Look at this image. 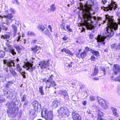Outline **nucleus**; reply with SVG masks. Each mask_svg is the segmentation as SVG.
Listing matches in <instances>:
<instances>
[{
	"label": "nucleus",
	"mask_w": 120,
	"mask_h": 120,
	"mask_svg": "<svg viewBox=\"0 0 120 120\" xmlns=\"http://www.w3.org/2000/svg\"><path fill=\"white\" fill-rule=\"evenodd\" d=\"M111 3L109 4L107 7H105L103 6L102 7V8L105 11H108L109 10L111 11L113 8L116 9L117 8V5L115 4L116 2L112 1V0Z\"/></svg>",
	"instance_id": "7"
},
{
	"label": "nucleus",
	"mask_w": 120,
	"mask_h": 120,
	"mask_svg": "<svg viewBox=\"0 0 120 120\" xmlns=\"http://www.w3.org/2000/svg\"><path fill=\"white\" fill-rule=\"evenodd\" d=\"M91 52L93 53V55H95L96 56H98L99 52L98 51H96L94 50H92L91 51Z\"/></svg>",
	"instance_id": "35"
},
{
	"label": "nucleus",
	"mask_w": 120,
	"mask_h": 120,
	"mask_svg": "<svg viewBox=\"0 0 120 120\" xmlns=\"http://www.w3.org/2000/svg\"><path fill=\"white\" fill-rule=\"evenodd\" d=\"M40 47H38L37 46H35L33 48H32L31 49L33 52H36L38 51Z\"/></svg>",
	"instance_id": "30"
},
{
	"label": "nucleus",
	"mask_w": 120,
	"mask_h": 120,
	"mask_svg": "<svg viewBox=\"0 0 120 120\" xmlns=\"http://www.w3.org/2000/svg\"><path fill=\"white\" fill-rule=\"evenodd\" d=\"M94 72L91 74V75L92 76H93L96 75L98 72V67L95 65L94 66Z\"/></svg>",
	"instance_id": "19"
},
{
	"label": "nucleus",
	"mask_w": 120,
	"mask_h": 120,
	"mask_svg": "<svg viewBox=\"0 0 120 120\" xmlns=\"http://www.w3.org/2000/svg\"><path fill=\"white\" fill-rule=\"evenodd\" d=\"M60 27L61 29L64 30H66L64 25L63 24H61L60 26Z\"/></svg>",
	"instance_id": "57"
},
{
	"label": "nucleus",
	"mask_w": 120,
	"mask_h": 120,
	"mask_svg": "<svg viewBox=\"0 0 120 120\" xmlns=\"http://www.w3.org/2000/svg\"><path fill=\"white\" fill-rule=\"evenodd\" d=\"M98 117H101L103 116L104 115V114L103 113L101 112V111H99L98 112Z\"/></svg>",
	"instance_id": "54"
},
{
	"label": "nucleus",
	"mask_w": 120,
	"mask_h": 120,
	"mask_svg": "<svg viewBox=\"0 0 120 120\" xmlns=\"http://www.w3.org/2000/svg\"><path fill=\"white\" fill-rule=\"evenodd\" d=\"M13 109H8L7 112L8 115L9 117L13 118L15 117L16 116L18 115V110H13Z\"/></svg>",
	"instance_id": "8"
},
{
	"label": "nucleus",
	"mask_w": 120,
	"mask_h": 120,
	"mask_svg": "<svg viewBox=\"0 0 120 120\" xmlns=\"http://www.w3.org/2000/svg\"><path fill=\"white\" fill-rule=\"evenodd\" d=\"M72 115L73 120H81L82 119L81 116L76 113V111L72 112Z\"/></svg>",
	"instance_id": "13"
},
{
	"label": "nucleus",
	"mask_w": 120,
	"mask_h": 120,
	"mask_svg": "<svg viewBox=\"0 0 120 120\" xmlns=\"http://www.w3.org/2000/svg\"><path fill=\"white\" fill-rule=\"evenodd\" d=\"M30 114L31 115H34L35 113V110L32 109L30 111Z\"/></svg>",
	"instance_id": "49"
},
{
	"label": "nucleus",
	"mask_w": 120,
	"mask_h": 120,
	"mask_svg": "<svg viewBox=\"0 0 120 120\" xmlns=\"http://www.w3.org/2000/svg\"><path fill=\"white\" fill-rule=\"evenodd\" d=\"M116 50L117 51H119L120 50V44L119 43L118 45H117V47L116 48Z\"/></svg>",
	"instance_id": "61"
},
{
	"label": "nucleus",
	"mask_w": 120,
	"mask_h": 120,
	"mask_svg": "<svg viewBox=\"0 0 120 120\" xmlns=\"http://www.w3.org/2000/svg\"><path fill=\"white\" fill-rule=\"evenodd\" d=\"M39 91L41 94V95L44 94V93L43 90V87L41 86H40L39 88Z\"/></svg>",
	"instance_id": "39"
},
{
	"label": "nucleus",
	"mask_w": 120,
	"mask_h": 120,
	"mask_svg": "<svg viewBox=\"0 0 120 120\" xmlns=\"http://www.w3.org/2000/svg\"><path fill=\"white\" fill-rule=\"evenodd\" d=\"M14 47L16 48L18 52L19 53H20L21 49V48L19 46H14Z\"/></svg>",
	"instance_id": "40"
},
{
	"label": "nucleus",
	"mask_w": 120,
	"mask_h": 120,
	"mask_svg": "<svg viewBox=\"0 0 120 120\" xmlns=\"http://www.w3.org/2000/svg\"><path fill=\"white\" fill-rule=\"evenodd\" d=\"M90 100L91 101H93L95 100V98L92 95H90L89 97Z\"/></svg>",
	"instance_id": "47"
},
{
	"label": "nucleus",
	"mask_w": 120,
	"mask_h": 120,
	"mask_svg": "<svg viewBox=\"0 0 120 120\" xmlns=\"http://www.w3.org/2000/svg\"><path fill=\"white\" fill-rule=\"evenodd\" d=\"M118 92L119 94L120 95V85H118L117 86Z\"/></svg>",
	"instance_id": "62"
},
{
	"label": "nucleus",
	"mask_w": 120,
	"mask_h": 120,
	"mask_svg": "<svg viewBox=\"0 0 120 120\" xmlns=\"http://www.w3.org/2000/svg\"><path fill=\"white\" fill-rule=\"evenodd\" d=\"M41 116L45 117L46 120H52L53 115L52 112L51 111L48 112L46 110H42L41 112Z\"/></svg>",
	"instance_id": "4"
},
{
	"label": "nucleus",
	"mask_w": 120,
	"mask_h": 120,
	"mask_svg": "<svg viewBox=\"0 0 120 120\" xmlns=\"http://www.w3.org/2000/svg\"><path fill=\"white\" fill-rule=\"evenodd\" d=\"M86 53L85 51H84L81 53L80 56L82 58H83L86 57Z\"/></svg>",
	"instance_id": "37"
},
{
	"label": "nucleus",
	"mask_w": 120,
	"mask_h": 120,
	"mask_svg": "<svg viewBox=\"0 0 120 120\" xmlns=\"http://www.w3.org/2000/svg\"><path fill=\"white\" fill-rule=\"evenodd\" d=\"M73 63V62H70V63H68L67 62L66 63L65 65L67 67H71L72 66V64Z\"/></svg>",
	"instance_id": "41"
},
{
	"label": "nucleus",
	"mask_w": 120,
	"mask_h": 120,
	"mask_svg": "<svg viewBox=\"0 0 120 120\" xmlns=\"http://www.w3.org/2000/svg\"><path fill=\"white\" fill-rule=\"evenodd\" d=\"M68 109L66 107H61L58 111L59 114L60 115H61L62 114H65L66 112L68 111Z\"/></svg>",
	"instance_id": "14"
},
{
	"label": "nucleus",
	"mask_w": 120,
	"mask_h": 120,
	"mask_svg": "<svg viewBox=\"0 0 120 120\" xmlns=\"http://www.w3.org/2000/svg\"><path fill=\"white\" fill-rule=\"evenodd\" d=\"M10 71L14 77H15L18 76V74L15 72L14 69L12 68L10 69Z\"/></svg>",
	"instance_id": "25"
},
{
	"label": "nucleus",
	"mask_w": 120,
	"mask_h": 120,
	"mask_svg": "<svg viewBox=\"0 0 120 120\" xmlns=\"http://www.w3.org/2000/svg\"><path fill=\"white\" fill-rule=\"evenodd\" d=\"M115 80V81H117L120 82V75L118 77L116 78Z\"/></svg>",
	"instance_id": "59"
},
{
	"label": "nucleus",
	"mask_w": 120,
	"mask_h": 120,
	"mask_svg": "<svg viewBox=\"0 0 120 120\" xmlns=\"http://www.w3.org/2000/svg\"><path fill=\"white\" fill-rule=\"evenodd\" d=\"M53 76L52 75H51V76L49 75L48 79L47 80L46 89L47 88H49L50 86L53 87L56 85V84L53 81Z\"/></svg>",
	"instance_id": "5"
},
{
	"label": "nucleus",
	"mask_w": 120,
	"mask_h": 120,
	"mask_svg": "<svg viewBox=\"0 0 120 120\" xmlns=\"http://www.w3.org/2000/svg\"><path fill=\"white\" fill-rule=\"evenodd\" d=\"M0 27L1 29L5 31L7 30V29H8V27L4 25L2 23H1L0 24Z\"/></svg>",
	"instance_id": "32"
},
{
	"label": "nucleus",
	"mask_w": 120,
	"mask_h": 120,
	"mask_svg": "<svg viewBox=\"0 0 120 120\" xmlns=\"http://www.w3.org/2000/svg\"><path fill=\"white\" fill-rule=\"evenodd\" d=\"M19 72L22 75V76H23V78H24L25 79L26 78V76L25 75V74H26L25 71H21Z\"/></svg>",
	"instance_id": "45"
},
{
	"label": "nucleus",
	"mask_w": 120,
	"mask_h": 120,
	"mask_svg": "<svg viewBox=\"0 0 120 120\" xmlns=\"http://www.w3.org/2000/svg\"><path fill=\"white\" fill-rule=\"evenodd\" d=\"M18 101L17 98H15L14 100L10 102H8L6 104L7 107L9 109H13V110H17L16 108L18 105Z\"/></svg>",
	"instance_id": "3"
},
{
	"label": "nucleus",
	"mask_w": 120,
	"mask_h": 120,
	"mask_svg": "<svg viewBox=\"0 0 120 120\" xmlns=\"http://www.w3.org/2000/svg\"><path fill=\"white\" fill-rule=\"evenodd\" d=\"M12 28V30L13 31V37H14L17 35V37L16 38V39L17 41H20V37L21 36L19 34V32L18 30L17 27L15 25H13L11 26Z\"/></svg>",
	"instance_id": "6"
},
{
	"label": "nucleus",
	"mask_w": 120,
	"mask_h": 120,
	"mask_svg": "<svg viewBox=\"0 0 120 120\" xmlns=\"http://www.w3.org/2000/svg\"><path fill=\"white\" fill-rule=\"evenodd\" d=\"M92 49L90 48H89L88 47H86L85 48V49L84 50V51H85V52H88V51H90L91 52V50H92Z\"/></svg>",
	"instance_id": "46"
},
{
	"label": "nucleus",
	"mask_w": 120,
	"mask_h": 120,
	"mask_svg": "<svg viewBox=\"0 0 120 120\" xmlns=\"http://www.w3.org/2000/svg\"><path fill=\"white\" fill-rule=\"evenodd\" d=\"M105 18L106 22H107V26L109 28H106V31L105 34H104L103 36L99 35L96 38L97 42H99L103 45H105V38L108 39L113 36L114 32L113 29L116 30L117 29L118 27V24L114 22L113 19L108 15H105Z\"/></svg>",
	"instance_id": "1"
},
{
	"label": "nucleus",
	"mask_w": 120,
	"mask_h": 120,
	"mask_svg": "<svg viewBox=\"0 0 120 120\" xmlns=\"http://www.w3.org/2000/svg\"><path fill=\"white\" fill-rule=\"evenodd\" d=\"M4 18L9 19L11 21L12 18H13V15L11 13H8V15H4Z\"/></svg>",
	"instance_id": "24"
},
{
	"label": "nucleus",
	"mask_w": 120,
	"mask_h": 120,
	"mask_svg": "<svg viewBox=\"0 0 120 120\" xmlns=\"http://www.w3.org/2000/svg\"><path fill=\"white\" fill-rule=\"evenodd\" d=\"M39 27L40 29L42 31L45 28V26L43 25H40L39 26Z\"/></svg>",
	"instance_id": "53"
},
{
	"label": "nucleus",
	"mask_w": 120,
	"mask_h": 120,
	"mask_svg": "<svg viewBox=\"0 0 120 120\" xmlns=\"http://www.w3.org/2000/svg\"><path fill=\"white\" fill-rule=\"evenodd\" d=\"M59 101L57 100H54L52 102V107L54 108H55L58 107Z\"/></svg>",
	"instance_id": "20"
},
{
	"label": "nucleus",
	"mask_w": 120,
	"mask_h": 120,
	"mask_svg": "<svg viewBox=\"0 0 120 120\" xmlns=\"http://www.w3.org/2000/svg\"><path fill=\"white\" fill-rule=\"evenodd\" d=\"M101 70L103 71V75H105V68L103 67H101Z\"/></svg>",
	"instance_id": "51"
},
{
	"label": "nucleus",
	"mask_w": 120,
	"mask_h": 120,
	"mask_svg": "<svg viewBox=\"0 0 120 120\" xmlns=\"http://www.w3.org/2000/svg\"><path fill=\"white\" fill-rule=\"evenodd\" d=\"M5 55V52L3 51L0 50V58H3Z\"/></svg>",
	"instance_id": "34"
},
{
	"label": "nucleus",
	"mask_w": 120,
	"mask_h": 120,
	"mask_svg": "<svg viewBox=\"0 0 120 120\" xmlns=\"http://www.w3.org/2000/svg\"><path fill=\"white\" fill-rule=\"evenodd\" d=\"M24 103L23 105V106L24 107H25L26 106V105H27L28 103V100L26 101H24Z\"/></svg>",
	"instance_id": "60"
},
{
	"label": "nucleus",
	"mask_w": 120,
	"mask_h": 120,
	"mask_svg": "<svg viewBox=\"0 0 120 120\" xmlns=\"http://www.w3.org/2000/svg\"><path fill=\"white\" fill-rule=\"evenodd\" d=\"M64 37L62 38V39L64 41L68 39V37L66 36V35L65 34H64Z\"/></svg>",
	"instance_id": "58"
},
{
	"label": "nucleus",
	"mask_w": 120,
	"mask_h": 120,
	"mask_svg": "<svg viewBox=\"0 0 120 120\" xmlns=\"http://www.w3.org/2000/svg\"><path fill=\"white\" fill-rule=\"evenodd\" d=\"M16 68L17 71L19 72L21 71L22 69L21 68V67L19 66L18 64H17L16 65Z\"/></svg>",
	"instance_id": "43"
},
{
	"label": "nucleus",
	"mask_w": 120,
	"mask_h": 120,
	"mask_svg": "<svg viewBox=\"0 0 120 120\" xmlns=\"http://www.w3.org/2000/svg\"><path fill=\"white\" fill-rule=\"evenodd\" d=\"M111 48L116 50V48L117 47V45L115 44H113L111 45Z\"/></svg>",
	"instance_id": "42"
},
{
	"label": "nucleus",
	"mask_w": 120,
	"mask_h": 120,
	"mask_svg": "<svg viewBox=\"0 0 120 120\" xmlns=\"http://www.w3.org/2000/svg\"><path fill=\"white\" fill-rule=\"evenodd\" d=\"M113 74L115 75L117 74L120 72V66L117 64H114L113 67Z\"/></svg>",
	"instance_id": "12"
},
{
	"label": "nucleus",
	"mask_w": 120,
	"mask_h": 120,
	"mask_svg": "<svg viewBox=\"0 0 120 120\" xmlns=\"http://www.w3.org/2000/svg\"><path fill=\"white\" fill-rule=\"evenodd\" d=\"M10 34H6L2 35L1 36V38L7 40L9 39L10 38Z\"/></svg>",
	"instance_id": "22"
},
{
	"label": "nucleus",
	"mask_w": 120,
	"mask_h": 120,
	"mask_svg": "<svg viewBox=\"0 0 120 120\" xmlns=\"http://www.w3.org/2000/svg\"><path fill=\"white\" fill-rule=\"evenodd\" d=\"M50 9L53 11H55L56 10L55 5L54 4L50 6Z\"/></svg>",
	"instance_id": "38"
},
{
	"label": "nucleus",
	"mask_w": 120,
	"mask_h": 120,
	"mask_svg": "<svg viewBox=\"0 0 120 120\" xmlns=\"http://www.w3.org/2000/svg\"><path fill=\"white\" fill-rule=\"evenodd\" d=\"M3 62L4 64H6L8 67H11L12 66L15 67V62L16 64H17L18 62H16V60L15 61L14 60H11L10 59L8 61L6 60H4Z\"/></svg>",
	"instance_id": "10"
},
{
	"label": "nucleus",
	"mask_w": 120,
	"mask_h": 120,
	"mask_svg": "<svg viewBox=\"0 0 120 120\" xmlns=\"http://www.w3.org/2000/svg\"><path fill=\"white\" fill-rule=\"evenodd\" d=\"M66 28L70 32H72V29L70 27V26L69 25H67V26Z\"/></svg>",
	"instance_id": "50"
},
{
	"label": "nucleus",
	"mask_w": 120,
	"mask_h": 120,
	"mask_svg": "<svg viewBox=\"0 0 120 120\" xmlns=\"http://www.w3.org/2000/svg\"><path fill=\"white\" fill-rule=\"evenodd\" d=\"M64 52H65L66 53H68L71 56H73V53H72L68 49L66 48Z\"/></svg>",
	"instance_id": "36"
},
{
	"label": "nucleus",
	"mask_w": 120,
	"mask_h": 120,
	"mask_svg": "<svg viewBox=\"0 0 120 120\" xmlns=\"http://www.w3.org/2000/svg\"><path fill=\"white\" fill-rule=\"evenodd\" d=\"M42 32L43 34L45 35H48L49 33V30L46 28L44 29Z\"/></svg>",
	"instance_id": "27"
},
{
	"label": "nucleus",
	"mask_w": 120,
	"mask_h": 120,
	"mask_svg": "<svg viewBox=\"0 0 120 120\" xmlns=\"http://www.w3.org/2000/svg\"><path fill=\"white\" fill-rule=\"evenodd\" d=\"M99 103L101 105L103 104V103H105V101L103 99H100L98 100Z\"/></svg>",
	"instance_id": "44"
},
{
	"label": "nucleus",
	"mask_w": 120,
	"mask_h": 120,
	"mask_svg": "<svg viewBox=\"0 0 120 120\" xmlns=\"http://www.w3.org/2000/svg\"><path fill=\"white\" fill-rule=\"evenodd\" d=\"M111 109L113 113V115L116 117H118L119 116V115L117 113L116 109L113 107H112Z\"/></svg>",
	"instance_id": "21"
},
{
	"label": "nucleus",
	"mask_w": 120,
	"mask_h": 120,
	"mask_svg": "<svg viewBox=\"0 0 120 120\" xmlns=\"http://www.w3.org/2000/svg\"><path fill=\"white\" fill-rule=\"evenodd\" d=\"M33 64L31 63H29L27 66V69H30L31 71H33L34 69H35V67H33Z\"/></svg>",
	"instance_id": "29"
},
{
	"label": "nucleus",
	"mask_w": 120,
	"mask_h": 120,
	"mask_svg": "<svg viewBox=\"0 0 120 120\" xmlns=\"http://www.w3.org/2000/svg\"><path fill=\"white\" fill-rule=\"evenodd\" d=\"M27 35L31 36H35V34L32 31H29L27 33Z\"/></svg>",
	"instance_id": "33"
},
{
	"label": "nucleus",
	"mask_w": 120,
	"mask_h": 120,
	"mask_svg": "<svg viewBox=\"0 0 120 120\" xmlns=\"http://www.w3.org/2000/svg\"><path fill=\"white\" fill-rule=\"evenodd\" d=\"M6 78L2 74L0 75V82H4Z\"/></svg>",
	"instance_id": "31"
},
{
	"label": "nucleus",
	"mask_w": 120,
	"mask_h": 120,
	"mask_svg": "<svg viewBox=\"0 0 120 120\" xmlns=\"http://www.w3.org/2000/svg\"><path fill=\"white\" fill-rule=\"evenodd\" d=\"M8 52L11 53L13 56L16 55V53L15 51L14 48L11 46H9L8 47Z\"/></svg>",
	"instance_id": "16"
},
{
	"label": "nucleus",
	"mask_w": 120,
	"mask_h": 120,
	"mask_svg": "<svg viewBox=\"0 0 120 120\" xmlns=\"http://www.w3.org/2000/svg\"><path fill=\"white\" fill-rule=\"evenodd\" d=\"M90 59L94 61L95 60V57L94 56H91Z\"/></svg>",
	"instance_id": "63"
},
{
	"label": "nucleus",
	"mask_w": 120,
	"mask_h": 120,
	"mask_svg": "<svg viewBox=\"0 0 120 120\" xmlns=\"http://www.w3.org/2000/svg\"><path fill=\"white\" fill-rule=\"evenodd\" d=\"M22 94H21L20 95L21 101L22 102L24 101L27 100V95L25 94H24L22 96Z\"/></svg>",
	"instance_id": "23"
},
{
	"label": "nucleus",
	"mask_w": 120,
	"mask_h": 120,
	"mask_svg": "<svg viewBox=\"0 0 120 120\" xmlns=\"http://www.w3.org/2000/svg\"><path fill=\"white\" fill-rule=\"evenodd\" d=\"M32 104L33 105L35 109L37 110L38 109L40 108H41V105L40 104L36 101H33L32 103Z\"/></svg>",
	"instance_id": "15"
},
{
	"label": "nucleus",
	"mask_w": 120,
	"mask_h": 120,
	"mask_svg": "<svg viewBox=\"0 0 120 120\" xmlns=\"http://www.w3.org/2000/svg\"><path fill=\"white\" fill-rule=\"evenodd\" d=\"M101 105L103 107L104 109H106L107 108V105L106 104L105 102V103H103V104H102Z\"/></svg>",
	"instance_id": "48"
},
{
	"label": "nucleus",
	"mask_w": 120,
	"mask_h": 120,
	"mask_svg": "<svg viewBox=\"0 0 120 120\" xmlns=\"http://www.w3.org/2000/svg\"><path fill=\"white\" fill-rule=\"evenodd\" d=\"M5 99L4 98L1 97L0 96V103L4 102L5 101Z\"/></svg>",
	"instance_id": "55"
},
{
	"label": "nucleus",
	"mask_w": 120,
	"mask_h": 120,
	"mask_svg": "<svg viewBox=\"0 0 120 120\" xmlns=\"http://www.w3.org/2000/svg\"><path fill=\"white\" fill-rule=\"evenodd\" d=\"M9 92H8L6 91L5 90H3V93L7 97V94H8Z\"/></svg>",
	"instance_id": "56"
},
{
	"label": "nucleus",
	"mask_w": 120,
	"mask_h": 120,
	"mask_svg": "<svg viewBox=\"0 0 120 120\" xmlns=\"http://www.w3.org/2000/svg\"><path fill=\"white\" fill-rule=\"evenodd\" d=\"M42 32L43 34L45 35H48L49 33V30L46 28L44 29Z\"/></svg>",
	"instance_id": "28"
},
{
	"label": "nucleus",
	"mask_w": 120,
	"mask_h": 120,
	"mask_svg": "<svg viewBox=\"0 0 120 120\" xmlns=\"http://www.w3.org/2000/svg\"><path fill=\"white\" fill-rule=\"evenodd\" d=\"M59 93L61 94L65 99H68L69 96L67 91L64 90H61L59 91Z\"/></svg>",
	"instance_id": "11"
},
{
	"label": "nucleus",
	"mask_w": 120,
	"mask_h": 120,
	"mask_svg": "<svg viewBox=\"0 0 120 120\" xmlns=\"http://www.w3.org/2000/svg\"><path fill=\"white\" fill-rule=\"evenodd\" d=\"M49 60H48L46 61H41L39 63V65L41 69L46 68L47 69H49Z\"/></svg>",
	"instance_id": "9"
},
{
	"label": "nucleus",
	"mask_w": 120,
	"mask_h": 120,
	"mask_svg": "<svg viewBox=\"0 0 120 120\" xmlns=\"http://www.w3.org/2000/svg\"><path fill=\"white\" fill-rule=\"evenodd\" d=\"M94 0H88L87 2L89 3V5L90 6L87 5L85 9L83 10V13L82 15V18L84 20V25L86 26L87 28L91 30H93L92 31L94 32V26L90 25L88 22L91 20V15L90 11L91 10V6L94 4Z\"/></svg>",
	"instance_id": "2"
},
{
	"label": "nucleus",
	"mask_w": 120,
	"mask_h": 120,
	"mask_svg": "<svg viewBox=\"0 0 120 120\" xmlns=\"http://www.w3.org/2000/svg\"><path fill=\"white\" fill-rule=\"evenodd\" d=\"M13 83L14 82L12 81H8L5 86L6 89L9 90Z\"/></svg>",
	"instance_id": "17"
},
{
	"label": "nucleus",
	"mask_w": 120,
	"mask_h": 120,
	"mask_svg": "<svg viewBox=\"0 0 120 120\" xmlns=\"http://www.w3.org/2000/svg\"><path fill=\"white\" fill-rule=\"evenodd\" d=\"M7 95L6 97L8 99H12L13 100L15 98H15V96L13 95L11 92L9 91L8 94H7Z\"/></svg>",
	"instance_id": "18"
},
{
	"label": "nucleus",
	"mask_w": 120,
	"mask_h": 120,
	"mask_svg": "<svg viewBox=\"0 0 120 120\" xmlns=\"http://www.w3.org/2000/svg\"><path fill=\"white\" fill-rule=\"evenodd\" d=\"M98 120H104V119L101 118V116L98 117L97 119Z\"/></svg>",
	"instance_id": "64"
},
{
	"label": "nucleus",
	"mask_w": 120,
	"mask_h": 120,
	"mask_svg": "<svg viewBox=\"0 0 120 120\" xmlns=\"http://www.w3.org/2000/svg\"><path fill=\"white\" fill-rule=\"evenodd\" d=\"M42 32L43 34L45 35H48L49 33V30L46 28L44 29Z\"/></svg>",
	"instance_id": "26"
},
{
	"label": "nucleus",
	"mask_w": 120,
	"mask_h": 120,
	"mask_svg": "<svg viewBox=\"0 0 120 120\" xmlns=\"http://www.w3.org/2000/svg\"><path fill=\"white\" fill-rule=\"evenodd\" d=\"M87 113L88 114H91V117H92L93 116V114L92 113V112L89 110L88 109L87 110Z\"/></svg>",
	"instance_id": "52"
}]
</instances>
